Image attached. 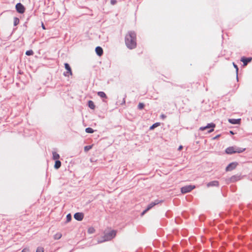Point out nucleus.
<instances>
[{
  "label": "nucleus",
  "mask_w": 252,
  "mask_h": 252,
  "mask_svg": "<svg viewBox=\"0 0 252 252\" xmlns=\"http://www.w3.org/2000/svg\"><path fill=\"white\" fill-rule=\"evenodd\" d=\"M125 43L130 49H134L136 47V35L134 32H128L125 36Z\"/></svg>",
  "instance_id": "nucleus-1"
},
{
  "label": "nucleus",
  "mask_w": 252,
  "mask_h": 252,
  "mask_svg": "<svg viewBox=\"0 0 252 252\" xmlns=\"http://www.w3.org/2000/svg\"><path fill=\"white\" fill-rule=\"evenodd\" d=\"M104 239L102 241H99V243L110 241L114 238L116 235V231L114 230H105L104 232Z\"/></svg>",
  "instance_id": "nucleus-2"
},
{
  "label": "nucleus",
  "mask_w": 252,
  "mask_h": 252,
  "mask_svg": "<svg viewBox=\"0 0 252 252\" xmlns=\"http://www.w3.org/2000/svg\"><path fill=\"white\" fill-rule=\"evenodd\" d=\"M245 150V148H237L234 146L229 147L225 149L227 154L231 155L235 153H241Z\"/></svg>",
  "instance_id": "nucleus-3"
},
{
  "label": "nucleus",
  "mask_w": 252,
  "mask_h": 252,
  "mask_svg": "<svg viewBox=\"0 0 252 252\" xmlns=\"http://www.w3.org/2000/svg\"><path fill=\"white\" fill-rule=\"evenodd\" d=\"M195 186L189 185L183 187L181 188V191L182 193H186L190 192L191 190L195 189Z\"/></svg>",
  "instance_id": "nucleus-4"
},
{
  "label": "nucleus",
  "mask_w": 252,
  "mask_h": 252,
  "mask_svg": "<svg viewBox=\"0 0 252 252\" xmlns=\"http://www.w3.org/2000/svg\"><path fill=\"white\" fill-rule=\"evenodd\" d=\"M215 127V124H214V123H210V124H208L207 125V126H203V127H201L200 128V130H202V131H203L207 128H211L210 129L209 131H208V132L210 133V132H212L214 131V127Z\"/></svg>",
  "instance_id": "nucleus-5"
},
{
  "label": "nucleus",
  "mask_w": 252,
  "mask_h": 252,
  "mask_svg": "<svg viewBox=\"0 0 252 252\" xmlns=\"http://www.w3.org/2000/svg\"><path fill=\"white\" fill-rule=\"evenodd\" d=\"M16 9L18 12L23 13L25 11V8L22 4L18 3L16 5Z\"/></svg>",
  "instance_id": "nucleus-6"
},
{
  "label": "nucleus",
  "mask_w": 252,
  "mask_h": 252,
  "mask_svg": "<svg viewBox=\"0 0 252 252\" xmlns=\"http://www.w3.org/2000/svg\"><path fill=\"white\" fill-rule=\"evenodd\" d=\"M238 164L237 162H232L230 163L226 167V171H231L233 169H234L236 166H237Z\"/></svg>",
  "instance_id": "nucleus-7"
},
{
  "label": "nucleus",
  "mask_w": 252,
  "mask_h": 252,
  "mask_svg": "<svg viewBox=\"0 0 252 252\" xmlns=\"http://www.w3.org/2000/svg\"><path fill=\"white\" fill-rule=\"evenodd\" d=\"M74 218L75 220L81 221L84 218V215L82 213H76L74 214Z\"/></svg>",
  "instance_id": "nucleus-8"
},
{
  "label": "nucleus",
  "mask_w": 252,
  "mask_h": 252,
  "mask_svg": "<svg viewBox=\"0 0 252 252\" xmlns=\"http://www.w3.org/2000/svg\"><path fill=\"white\" fill-rule=\"evenodd\" d=\"M95 52L99 56H101L103 53L102 48L99 46H97L95 48Z\"/></svg>",
  "instance_id": "nucleus-9"
},
{
  "label": "nucleus",
  "mask_w": 252,
  "mask_h": 252,
  "mask_svg": "<svg viewBox=\"0 0 252 252\" xmlns=\"http://www.w3.org/2000/svg\"><path fill=\"white\" fill-rule=\"evenodd\" d=\"M241 61L243 63L244 65H247L248 63L252 61V58H245L243 57L241 58Z\"/></svg>",
  "instance_id": "nucleus-10"
},
{
  "label": "nucleus",
  "mask_w": 252,
  "mask_h": 252,
  "mask_svg": "<svg viewBox=\"0 0 252 252\" xmlns=\"http://www.w3.org/2000/svg\"><path fill=\"white\" fill-rule=\"evenodd\" d=\"M219 184L218 181H213L208 183L207 184V187H213V186L217 187V186H219Z\"/></svg>",
  "instance_id": "nucleus-11"
},
{
  "label": "nucleus",
  "mask_w": 252,
  "mask_h": 252,
  "mask_svg": "<svg viewBox=\"0 0 252 252\" xmlns=\"http://www.w3.org/2000/svg\"><path fill=\"white\" fill-rule=\"evenodd\" d=\"M160 202L158 200H156L154 202H152L151 203H150L147 207V210H150L151 209H152L154 206H155V205L158 204Z\"/></svg>",
  "instance_id": "nucleus-12"
},
{
  "label": "nucleus",
  "mask_w": 252,
  "mask_h": 252,
  "mask_svg": "<svg viewBox=\"0 0 252 252\" xmlns=\"http://www.w3.org/2000/svg\"><path fill=\"white\" fill-rule=\"evenodd\" d=\"M64 66L65 69L67 70L66 73L69 74L70 75H72V72L71 71V67H70L69 65L67 63H65L64 64Z\"/></svg>",
  "instance_id": "nucleus-13"
},
{
  "label": "nucleus",
  "mask_w": 252,
  "mask_h": 252,
  "mask_svg": "<svg viewBox=\"0 0 252 252\" xmlns=\"http://www.w3.org/2000/svg\"><path fill=\"white\" fill-rule=\"evenodd\" d=\"M228 121L232 124H238L240 123V119H230L228 120Z\"/></svg>",
  "instance_id": "nucleus-14"
},
{
  "label": "nucleus",
  "mask_w": 252,
  "mask_h": 252,
  "mask_svg": "<svg viewBox=\"0 0 252 252\" xmlns=\"http://www.w3.org/2000/svg\"><path fill=\"white\" fill-rule=\"evenodd\" d=\"M88 105L89 107L92 109H94L95 108V105L94 102L92 100H89L88 101Z\"/></svg>",
  "instance_id": "nucleus-15"
},
{
  "label": "nucleus",
  "mask_w": 252,
  "mask_h": 252,
  "mask_svg": "<svg viewBox=\"0 0 252 252\" xmlns=\"http://www.w3.org/2000/svg\"><path fill=\"white\" fill-rule=\"evenodd\" d=\"M61 166V162L60 160H56L54 165V167L56 169H59Z\"/></svg>",
  "instance_id": "nucleus-16"
},
{
  "label": "nucleus",
  "mask_w": 252,
  "mask_h": 252,
  "mask_svg": "<svg viewBox=\"0 0 252 252\" xmlns=\"http://www.w3.org/2000/svg\"><path fill=\"white\" fill-rule=\"evenodd\" d=\"M239 179H240L239 176H237L236 175H234L230 178V181L233 182L237 181L239 180Z\"/></svg>",
  "instance_id": "nucleus-17"
},
{
  "label": "nucleus",
  "mask_w": 252,
  "mask_h": 252,
  "mask_svg": "<svg viewBox=\"0 0 252 252\" xmlns=\"http://www.w3.org/2000/svg\"><path fill=\"white\" fill-rule=\"evenodd\" d=\"M60 158V155L56 152L53 153V158L54 160H57Z\"/></svg>",
  "instance_id": "nucleus-18"
},
{
  "label": "nucleus",
  "mask_w": 252,
  "mask_h": 252,
  "mask_svg": "<svg viewBox=\"0 0 252 252\" xmlns=\"http://www.w3.org/2000/svg\"><path fill=\"white\" fill-rule=\"evenodd\" d=\"M97 95L102 98H107L106 94L103 92H98L97 93Z\"/></svg>",
  "instance_id": "nucleus-19"
},
{
  "label": "nucleus",
  "mask_w": 252,
  "mask_h": 252,
  "mask_svg": "<svg viewBox=\"0 0 252 252\" xmlns=\"http://www.w3.org/2000/svg\"><path fill=\"white\" fill-rule=\"evenodd\" d=\"M62 234H61V233L59 232L54 235V238L55 240H59L62 237Z\"/></svg>",
  "instance_id": "nucleus-20"
},
{
  "label": "nucleus",
  "mask_w": 252,
  "mask_h": 252,
  "mask_svg": "<svg viewBox=\"0 0 252 252\" xmlns=\"http://www.w3.org/2000/svg\"><path fill=\"white\" fill-rule=\"evenodd\" d=\"M85 131L86 132L89 133H92L94 131V130L93 129V128H92L91 127L86 128L85 129Z\"/></svg>",
  "instance_id": "nucleus-21"
},
{
  "label": "nucleus",
  "mask_w": 252,
  "mask_h": 252,
  "mask_svg": "<svg viewBox=\"0 0 252 252\" xmlns=\"http://www.w3.org/2000/svg\"><path fill=\"white\" fill-rule=\"evenodd\" d=\"M160 125V123H156L154 124H153L150 128V129H153L154 128H155V127L159 126Z\"/></svg>",
  "instance_id": "nucleus-22"
},
{
  "label": "nucleus",
  "mask_w": 252,
  "mask_h": 252,
  "mask_svg": "<svg viewBox=\"0 0 252 252\" xmlns=\"http://www.w3.org/2000/svg\"><path fill=\"white\" fill-rule=\"evenodd\" d=\"M19 23V19L15 17L14 18V25L15 26H17Z\"/></svg>",
  "instance_id": "nucleus-23"
},
{
  "label": "nucleus",
  "mask_w": 252,
  "mask_h": 252,
  "mask_svg": "<svg viewBox=\"0 0 252 252\" xmlns=\"http://www.w3.org/2000/svg\"><path fill=\"white\" fill-rule=\"evenodd\" d=\"M26 54L28 56L32 55L33 54V52L32 50H28L26 51Z\"/></svg>",
  "instance_id": "nucleus-24"
},
{
  "label": "nucleus",
  "mask_w": 252,
  "mask_h": 252,
  "mask_svg": "<svg viewBox=\"0 0 252 252\" xmlns=\"http://www.w3.org/2000/svg\"><path fill=\"white\" fill-rule=\"evenodd\" d=\"M144 107V104L143 103H139L138 105V108L140 110L143 109Z\"/></svg>",
  "instance_id": "nucleus-25"
},
{
  "label": "nucleus",
  "mask_w": 252,
  "mask_h": 252,
  "mask_svg": "<svg viewBox=\"0 0 252 252\" xmlns=\"http://www.w3.org/2000/svg\"><path fill=\"white\" fill-rule=\"evenodd\" d=\"M95 232V229L94 227H90L88 229V232L89 233H93Z\"/></svg>",
  "instance_id": "nucleus-26"
},
{
  "label": "nucleus",
  "mask_w": 252,
  "mask_h": 252,
  "mask_svg": "<svg viewBox=\"0 0 252 252\" xmlns=\"http://www.w3.org/2000/svg\"><path fill=\"white\" fill-rule=\"evenodd\" d=\"M92 148L91 146H86L84 147V150L85 152L88 151L89 150H90Z\"/></svg>",
  "instance_id": "nucleus-27"
},
{
  "label": "nucleus",
  "mask_w": 252,
  "mask_h": 252,
  "mask_svg": "<svg viewBox=\"0 0 252 252\" xmlns=\"http://www.w3.org/2000/svg\"><path fill=\"white\" fill-rule=\"evenodd\" d=\"M36 252H44V249L42 247H38Z\"/></svg>",
  "instance_id": "nucleus-28"
},
{
  "label": "nucleus",
  "mask_w": 252,
  "mask_h": 252,
  "mask_svg": "<svg viewBox=\"0 0 252 252\" xmlns=\"http://www.w3.org/2000/svg\"><path fill=\"white\" fill-rule=\"evenodd\" d=\"M30 250L28 248H25L22 251V252H29Z\"/></svg>",
  "instance_id": "nucleus-29"
},
{
  "label": "nucleus",
  "mask_w": 252,
  "mask_h": 252,
  "mask_svg": "<svg viewBox=\"0 0 252 252\" xmlns=\"http://www.w3.org/2000/svg\"><path fill=\"white\" fill-rule=\"evenodd\" d=\"M117 2V1L116 0H111V3L112 5H114Z\"/></svg>",
  "instance_id": "nucleus-30"
},
{
  "label": "nucleus",
  "mask_w": 252,
  "mask_h": 252,
  "mask_svg": "<svg viewBox=\"0 0 252 252\" xmlns=\"http://www.w3.org/2000/svg\"><path fill=\"white\" fill-rule=\"evenodd\" d=\"M149 211V210H147V208L141 214V215L142 216H143L147 212H148Z\"/></svg>",
  "instance_id": "nucleus-31"
},
{
  "label": "nucleus",
  "mask_w": 252,
  "mask_h": 252,
  "mask_svg": "<svg viewBox=\"0 0 252 252\" xmlns=\"http://www.w3.org/2000/svg\"><path fill=\"white\" fill-rule=\"evenodd\" d=\"M67 220L68 221H69L71 220V216H70V215L68 214V215H67Z\"/></svg>",
  "instance_id": "nucleus-32"
},
{
  "label": "nucleus",
  "mask_w": 252,
  "mask_h": 252,
  "mask_svg": "<svg viewBox=\"0 0 252 252\" xmlns=\"http://www.w3.org/2000/svg\"><path fill=\"white\" fill-rule=\"evenodd\" d=\"M233 65H234V67L236 68V71H237H237H238V67L237 65H236V64H235L234 63H233Z\"/></svg>",
  "instance_id": "nucleus-33"
},
{
  "label": "nucleus",
  "mask_w": 252,
  "mask_h": 252,
  "mask_svg": "<svg viewBox=\"0 0 252 252\" xmlns=\"http://www.w3.org/2000/svg\"><path fill=\"white\" fill-rule=\"evenodd\" d=\"M41 27H42V29H43V30H45V29H46V28H45V26H44V25L43 23H42V24H41Z\"/></svg>",
  "instance_id": "nucleus-34"
},
{
  "label": "nucleus",
  "mask_w": 252,
  "mask_h": 252,
  "mask_svg": "<svg viewBox=\"0 0 252 252\" xmlns=\"http://www.w3.org/2000/svg\"><path fill=\"white\" fill-rule=\"evenodd\" d=\"M182 149H183V146L181 145L178 148V150L181 151Z\"/></svg>",
  "instance_id": "nucleus-35"
},
{
  "label": "nucleus",
  "mask_w": 252,
  "mask_h": 252,
  "mask_svg": "<svg viewBox=\"0 0 252 252\" xmlns=\"http://www.w3.org/2000/svg\"><path fill=\"white\" fill-rule=\"evenodd\" d=\"M220 136V135H218L214 138V139H217Z\"/></svg>",
  "instance_id": "nucleus-36"
},
{
  "label": "nucleus",
  "mask_w": 252,
  "mask_h": 252,
  "mask_svg": "<svg viewBox=\"0 0 252 252\" xmlns=\"http://www.w3.org/2000/svg\"><path fill=\"white\" fill-rule=\"evenodd\" d=\"M161 117L162 118H164L165 117V116L164 115H162L161 116Z\"/></svg>",
  "instance_id": "nucleus-37"
},
{
  "label": "nucleus",
  "mask_w": 252,
  "mask_h": 252,
  "mask_svg": "<svg viewBox=\"0 0 252 252\" xmlns=\"http://www.w3.org/2000/svg\"><path fill=\"white\" fill-rule=\"evenodd\" d=\"M230 133L232 134H233V132L232 131H230Z\"/></svg>",
  "instance_id": "nucleus-38"
}]
</instances>
